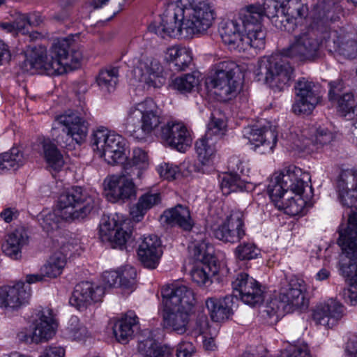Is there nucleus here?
Returning <instances> with one entry per match:
<instances>
[{
  "label": "nucleus",
  "instance_id": "nucleus-1",
  "mask_svg": "<svg viewBox=\"0 0 357 357\" xmlns=\"http://www.w3.org/2000/svg\"><path fill=\"white\" fill-rule=\"evenodd\" d=\"M342 13L339 10L321 1L314 11L310 24L294 36L289 45L280 54L264 56L258 61L256 76L275 91L287 88L292 79L294 69L282 59L287 57L300 62H312L319 56L324 36H328L329 25L337 21Z\"/></svg>",
  "mask_w": 357,
  "mask_h": 357
},
{
  "label": "nucleus",
  "instance_id": "nucleus-2",
  "mask_svg": "<svg viewBox=\"0 0 357 357\" xmlns=\"http://www.w3.org/2000/svg\"><path fill=\"white\" fill-rule=\"evenodd\" d=\"M77 48L73 36L58 38L53 43L48 55L43 47L33 50L24 61V66L26 70H44L49 75L63 74L68 68H76L79 65L82 54Z\"/></svg>",
  "mask_w": 357,
  "mask_h": 357
},
{
  "label": "nucleus",
  "instance_id": "nucleus-3",
  "mask_svg": "<svg viewBox=\"0 0 357 357\" xmlns=\"http://www.w3.org/2000/svg\"><path fill=\"white\" fill-rule=\"evenodd\" d=\"M98 204V200L88 195L79 186L72 187L61 194L58 200V214L43 213L39 220L44 231L50 233L60 227L61 220L75 221L84 219Z\"/></svg>",
  "mask_w": 357,
  "mask_h": 357
},
{
  "label": "nucleus",
  "instance_id": "nucleus-4",
  "mask_svg": "<svg viewBox=\"0 0 357 357\" xmlns=\"http://www.w3.org/2000/svg\"><path fill=\"white\" fill-rule=\"evenodd\" d=\"M162 295L164 326L178 334L185 333L195 304L194 292L185 285H175L162 289Z\"/></svg>",
  "mask_w": 357,
  "mask_h": 357
},
{
  "label": "nucleus",
  "instance_id": "nucleus-5",
  "mask_svg": "<svg viewBox=\"0 0 357 357\" xmlns=\"http://www.w3.org/2000/svg\"><path fill=\"white\" fill-rule=\"evenodd\" d=\"M164 118L162 109L151 98L131 107L123 123L124 132L138 141H145L153 134L158 137Z\"/></svg>",
  "mask_w": 357,
  "mask_h": 357
},
{
  "label": "nucleus",
  "instance_id": "nucleus-6",
  "mask_svg": "<svg viewBox=\"0 0 357 357\" xmlns=\"http://www.w3.org/2000/svg\"><path fill=\"white\" fill-rule=\"evenodd\" d=\"M305 283L301 279L292 278L282 285L278 298L272 299L264 312L270 324H275L285 313H290L304 304Z\"/></svg>",
  "mask_w": 357,
  "mask_h": 357
},
{
  "label": "nucleus",
  "instance_id": "nucleus-7",
  "mask_svg": "<svg viewBox=\"0 0 357 357\" xmlns=\"http://www.w3.org/2000/svg\"><path fill=\"white\" fill-rule=\"evenodd\" d=\"M310 180L307 174H303L301 169L289 165L280 173H275L271 178L267 186V192L275 207L281 203L285 194L290 190L301 196L304 192L305 187L308 186L304 179Z\"/></svg>",
  "mask_w": 357,
  "mask_h": 357
},
{
  "label": "nucleus",
  "instance_id": "nucleus-8",
  "mask_svg": "<svg viewBox=\"0 0 357 357\" xmlns=\"http://www.w3.org/2000/svg\"><path fill=\"white\" fill-rule=\"evenodd\" d=\"M211 83L219 100L226 102L234 98L240 88L241 67L233 61L225 60L216 63Z\"/></svg>",
  "mask_w": 357,
  "mask_h": 357
},
{
  "label": "nucleus",
  "instance_id": "nucleus-9",
  "mask_svg": "<svg viewBox=\"0 0 357 357\" xmlns=\"http://www.w3.org/2000/svg\"><path fill=\"white\" fill-rule=\"evenodd\" d=\"M181 2L184 16L185 36L206 32L215 20V10L206 0H183Z\"/></svg>",
  "mask_w": 357,
  "mask_h": 357
},
{
  "label": "nucleus",
  "instance_id": "nucleus-10",
  "mask_svg": "<svg viewBox=\"0 0 357 357\" xmlns=\"http://www.w3.org/2000/svg\"><path fill=\"white\" fill-rule=\"evenodd\" d=\"M183 0H167V8L160 17V22H153L148 29L162 38H187L184 16L181 2Z\"/></svg>",
  "mask_w": 357,
  "mask_h": 357
},
{
  "label": "nucleus",
  "instance_id": "nucleus-11",
  "mask_svg": "<svg viewBox=\"0 0 357 357\" xmlns=\"http://www.w3.org/2000/svg\"><path fill=\"white\" fill-rule=\"evenodd\" d=\"M266 16L265 3L250 4L241 8L238 18L243 28L247 43H251V47L262 49L265 45L266 33L262 29L261 21Z\"/></svg>",
  "mask_w": 357,
  "mask_h": 357
},
{
  "label": "nucleus",
  "instance_id": "nucleus-12",
  "mask_svg": "<svg viewBox=\"0 0 357 357\" xmlns=\"http://www.w3.org/2000/svg\"><path fill=\"white\" fill-rule=\"evenodd\" d=\"M267 3L266 8V17L278 29L289 33L294 31L298 24L307 14V8L302 4L300 0H293L289 5L282 7Z\"/></svg>",
  "mask_w": 357,
  "mask_h": 357
},
{
  "label": "nucleus",
  "instance_id": "nucleus-13",
  "mask_svg": "<svg viewBox=\"0 0 357 357\" xmlns=\"http://www.w3.org/2000/svg\"><path fill=\"white\" fill-rule=\"evenodd\" d=\"M234 298H240L245 304L255 306L264 301V291L261 284L248 273L236 274L231 283Z\"/></svg>",
  "mask_w": 357,
  "mask_h": 357
},
{
  "label": "nucleus",
  "instance_id": "nucleus-14",
  "mask_svg": "<svg viewBox=\"0 0 357 357\" xmlns=\"http://www.w3.org/2000/svg\"><path fill=\"white\" fill-rule=\"evenodd\" d=\"M213 235L225 243H236L245 236L244 215L233 211L220 224L211 226Z\"/></svg>",
  "mask_w": 357,
  "mask_h": 357
},
{
  "label": "nucleus",
  "instance_id": "nucleus-15",
  "mask_svg": "<svg viewBox=\"0 0 357 357\" xmlns=\"http://www.w3.org/2000/svg\"><path fill=\"white\" fill-rule=\"evenodd\" d=\"M101 241L108 242L113 248L123 250L130 238L132 230L126 222H119L114 217L104 216L99 226Z\"/></svg>",
  "mask_w": 357,
  "mask_h": 357
},
{
  "label": "nucleus",
  "instance_id": "nucleus-16",
  "mask_svg": "<svg viewBox=\"0 0 357 357\" xmlns=\"http://www.w3.org/2000/svg\"><path fill=\"white\" fill-rule=\"evenodd\" d=\"M296 102L292 109L296 114H309L320 101L319 87L304 77L299 79L294 86Z\"/></svg>",
  "mask_w": 357,
  "mask_h": 357
},
{
  "label": "nucleus",
  "instance_id": "nucleus-17",
  "mask_svg": "<svg viewBox=\"0 0 357 357\" xmlns=\"http://www.w3.org/2000/svg\"><path fill=\"white\" fill-rule=\"evenodd\" d=\"M87 119V112L82 110V112L78 111L66 112L65 114L57 116L56 121L58 124L63 127L62 131L66 135V137L80 144L85 141L88 134L89 123Z\"/></svg>",
  "mask_w": 357,
  "mask_h": 357
},
{
  "label": "nucleus",
  "instance_id": "nucleus-18",
  "mask_svg": "<svg viewBox=\"0 0 357 357\" xmlns=\"http://www.w3.org/2000/svg\"><path fill=\"white\" fill-rule=\"evenodd\" d=\"M339 238L337 241L342 251L349 257L357 256V212L351 211L346 223L338 228ZM351 284L357 288V271L351 278Z\"/></svg>",
  "mask_w": 357,
  "mask_h": 357
},
{
  "label": "nucleus",
  "instance_id": "nucleus-19",
  "mask_svg": "<svg viewBox=\"0 0 357 357\" xmlns=\"http://www.w3.org/2000/svg\"><path fill=\"white\" fill-rule=\"evenodd\" d=\"M243 133L252 146L251 149L256 153L268 154L273 151L277 142V134L271 126H248L244 128Z\"/></svg>",
  "mask_w": 357,
  "mask_h": 357
},
{
  "label": "nucleus",
  "instance_id": "nucleus-20",
  "mask_svg": "<svg viewBox=\"0 0 357 357\" xmlns=\"http://www.w3.org/2000/svg\"><path fill=\"white\" fill-rule=\"evenodd\" d=\"M158 137L167 145L181 152H184L192 143L189 131L181 122L168 121L163 124L160 128Z\"/></svg>",
  "mask_w": 357,
  "mask_h": 357
},
{
  "label": "nucleus",
  "instance_id": "nucleus-21",
  "mask_svg": "<svg viewBox=\"0 0 357 357\" xmlns=\"http://www.w3.org/2000/svg\"><path fill=\"white\" fill-rule=\"evenodd\" d=\"M104 183L105 196L111 202H124L136 197L134 182L125 176L112 175L105 179Z\"/></svg>",
  "mask_w": 357,
  "mask_h": 357
},
{
  "label": "nucleus",
  "instance_id": "nucleus-22",
  "mask_svg": "<svg viewBox=\"0 0 357 357\" xmlns=\"http://www.w3.org/2000/svg\"><path fill=\"white\" fill-rule=\"evenodd\" d=\"M104 294L103 287L84 281L75 286L69 303L78 310L82 311L93 303L101 301Z\"/></svg>",
  "mask_w": 357,
  "mask_h": 357
},
{
  "label": "nucleus",
  "instance_id": "nucleus-23",
  "mask_svg": "<svg viewBox=\"0 0 357 357\" xmlns=\"http://www.w3.org/2000/svg\"><path fill=\"white\" fill-rule=\"evenodd\" d=\"M33 326V331L31 335L26 337V342L39 343L51 339L55 334L56 327L52 310L45 309L36 313Z\"/></svg>",
  "mask_w": 357,
  "mask_h": 357
},
{
  "label": "nucleus",
  "instance_id": "nucleus-24",
  "mask_svg": "<svg viewBox=\"0 0 357 357\" xmlns=\"http://www.w3.org/2000/svg\"><path fill=\"white\" fill-rule=\"evenodd\" d=\"M91 137L92 146L100 157L103 158L107 163L114 164L111 147L114 144L123 143V137L102 126L97 128L93 132Z\"/></svg>",
  "mask_w": 357,
  "mask_h": 357
},
{
  "label": "nucleus",
  "instance_id": "nucleus-25",
  "mask_svg": "<svg viewBox=\"0 0 357 357\" xmlns=\"http://www.w3.org/2000/svg\"><path fill=\"white\" fill-rule=\"evenodd\" d=\"M326 47L329 52H336L349 59L357 56V40L351 33H339L328 29V36H324Z\"/></svg>",
  "mask_w": 357,
  "mask_h": 357
},
{
  "label": "nucleus",
  "instance_id": "nucleus-26",
  "mask_svg": "<svg viewBox=\"0 0 357 357\" xmlns=\"http://www.w3.org/2000/svg\"><path fill=\"white\" fill-rule=\"evenodd\" d=\"M31 296L29 285L17 282L13 286L0 287V307L17 309L26 303Z\"/></svg>",
  "mask_w": 357,
  "mask_h": 357
},
{
  "label": "nucleus",
  "instance_id": "nucleus-27",
  "mask_svg": "<svg viewBox=\"0 0 357 357\" xmlns=\"http://www.w3.org/2000/svg\"><path fill=\"white\" fill-rule=\"evenodd\" d=\"M342 316L343 305L333 298L317 305L313 310L312 314L316 324L328 328L333 327Z\"/></svg>",
  "mask_w": 357,
  "mask_h": 357
},
{
  "label": "nucleus",
  "instance_id": "nucleus-28",
  "mask_svg": "<svg viewBox=\"0 0 357 357\" xmlns=\"http://www.w3.org/2000/svg\"><path fill=\"white\" fill-rule=\"evenodd\" d=\"M219 33L223 43L231 50H236L241 52L246 50L248 47H251V43H247L245 40L247 34L241 35L240 23L237 19L221 22Z\"/></svg>",
  "mask_w": 357,
  "mask_h": 357
},
{
  "label": "nucleus",
  "instance_id": "nucleus-29",
  "mask_svg": "<svg viewBox=\"0 0 357 357\" xmlns=\"http://www.w3.org/2000/svg\"><path fill=\"white\" fill-rule=\"evenodd\" d=\"M161 242L156 235L144 236L137 250V255L142 265L154 269L162 256Z\"/></svg>",
  "mask_w": 357,
  "mask_h": 357
},
{
  "label": "nucleus",
  "instance_id": "nucleus-30",
  "mask_svg": "<svg viewBox=\"0 0 357 357\" xmlns=\"http://www.w3.org/2000/svg\"><path fill=\"white\" fill-rule=\"evenodd\" d=\"M235 301L232 294L223 298H208L206 301V306L209 312L211 319L220 322L229 319L234 313Z\"/></svg>",
  "mask_w": 357,
  "mask_h": 357
},
{
  "label": "nucleus",
  "instance_id": "nucleus-31",
  "mask_svg": "<svg viewBox=\"0 0 357 357\" xmlns=\"http://www.w3.org/2000/svg\"><path fill=\"white\" fill-rule=\"evenodd\" d=\"M328 97L331 101L337 102L338 110L343 116L349 113H354L356 102L353 93L344 91L343 82L341 80L331 82Z\"/></svg>",
  "mask_w": 357,
  "mask_h": 357
},
{
  "label": "nucleus",
  "instance_id": "nucleus-32",
  "mask_svg": "<svg viewBox=\"0 0 357 357\" xmlns=\"http://www.w3.org/2000/svg\"><path fill=\"white\" fill-rule=\"evenodd\" d=\"M161 220L172 227L176 226L186 231H190L194 226L189 208L181 204L165 210Z\"/></svg>",
  "mask_w": 357,
  "mask_h": 357
},
{
  "label": "nucleus",
  "instance_id": "nucleus-33",
  "mask_svg": "<svg viewBox=\"0 0 357 357\" xmlns=\"http://www.w3.org/2000/svg\"><path fill=\"white\" fill-rule=\"evenodd\" d=\"M163 68L160 61L152 57L142 56L134 72L140 82L154 86L153 78L163 76Z\"/></svg>",
  "mask_w": 357,
  "mask_h": 357
},
{
  "label": "nucleus",
  "instance_id": "nucleus-34",
  "mask_svg": "<svg viewBox=\"0 0 357 357\" xmlns=\"http://www.w3.org/2000/svg\"><path fill=\"white\" fill-rule=\"evenodd\" d=\"M29 236L23 228H18L10 233L2 244L3 252L10 259H20L22 257V249L28 244Z\"/></svg>",
  "mask_w": 357,
  "mask_h": 357
},
{
  "label": "nucleus",
  "instance_id": "nucleus-35",
  "mask_svg": "<svg viewBox=\"0 0 357 357\" xmlns=\"http://www.w3.org/2000/svg\"><path fill=\"white\" fill-rule=\"evenodd\" d=\"M165 61L172 72L185 70L192 62L191 52L185 47L172 46L165 54Z\"/></svg>",
  "mask_w": 357,
  "mask_h": 357
},
{
  "label": "nucleus",
  "instance_id": "nucleus-36",
  "mask_svg": "<svg viewBox=\"0 0 357 357\" xmlns=\"http://www.w3.org/2000/svg\"><path fill=\"white\" fill-rule=\"evenodd\" d=\"M138 329L137 317L129 312L114 324L113 333L119 342L126 344Z\"/></svg>",
  "mask_w": 357,
  "mask_h": 357
},
{
  "label": "nucleus",
  "instance_id": "nucleus-37",
  "mask_svg": "<svg viewBox=\"0 0 357 357\" xmlns=\"http://www.w3.org/2000/svg\"><path fill=\"white\" fill-rule=\"evenodd\" d=\"M188 250L189 258L197 264H217L214 248L205 240H195L191 242Z\"/></svg>",
  "mask_w": 357,
  "mask_h": 357
},
{
  "label": "nucleus",
  "instance_id": "nucleus-38",
  "mask_svg": "<svg viewBox=\"0 0 357 357\" xmlns=\"http://www.w3.org/2000/svg\"><path fill=\"white\" fill-rule=\"evenodd\" d=\"M346 188L350 190L349 198L344 199L347 204H355L357 202V170L346 169L340 174L337 181V189H340L342 197H344Z\"/></svg>",
  "mask_w": 357,
  "mask_h": 357
},
{
  "label": "nucleus",
  "instance_id": "nucleus-39",
  "mask_svg": "<svg viewBox=\"0 0 357 357\" xmlns=\"http://www.w3.org/2000/svg\"><path fill=\"white\" fill-rule=\"evenodd\" d=\"M43 157L47 164L55 171H59L64 165L63 156L50 139H45L41 142Z\"/></svg>",
  "mask_w": 357,
  "mask_h": 357
},
{
  "label": "nucleus",
  "instance_id": "nucleus-40",
  "mask_svg": "<svg viewBox=\"0 0 357 357\" xmlns=\"http://www.w3.org/2000/svg\"><path fill=\"white\" fill-rule=\"evenodd\" d=\"M119 82V68L102 70L96 77V83L104 93H110L116 89Z\"/></svg>",
  "mask_w": 357,
  "mask_h": 357
},
{
  "label": "nucleus",
  "instance_id": "nucleus-41",
  "mask_svg": "<svg viewBox=\"0 0 357 357\" xmlns=\"http://www.w3.org/2000/svg\"><path fill=\"white\" fill-rule=\"evenodd\" d=\"M220 189L223 195L248 190V184L234 173H225L220 177Z\"/></svg>",
  "mask_w": 357,
  "mask_h": 357
},
{
  "label": "nucleus",
  "instance_id": "nucleus-42",
  "mask_svg": "<svg viewBox=\"0 0 357 357\" xmlns=\"http://www.w3.org/2000/svg\"><path fill=\"white\" fill-rule=\"evenodd\" d=\"M66 256L62 252H56L50 257L40 271L47 278H56L61 274L66 264Z\"/></svg>",
  "mask_w": 357,
  "mask_h": 357
},
{
  "label": "nucleus",
  "instance_id": "nucleus-43",
  "mask_svg": "<svg viewBox=\"0 0 357 357\" xmlns=\"http://www.w3.org/2000/svg\"><path fill=\"white\" fill-rule=\"evenodd\" d=\"M218 271L217 264H197L191 271V277L197 284H206L211 282V278L218 274Z\"/></svg>",
  "mask_w": 357,
  "mask_h": 357
},
{
  "label": "nucleus",
  "instance_id": "nucleus-44",
  "mask_svg": "<svg viewBox=\"0 0 357 357\" xmlns=\"http://www.w3.org/2000/svg\"><path fill=\"white\" fill-rule=\"evenodd\" d=\"M24 158L22 151L17 147H13L9 152L0 155V172L4 170H15L23 165Z\"/></svg>",
  "mask_w": 357,
  "mask_h": 357
},
{
  "label": "nucleus",
  "instance_id": "nucleus-45",
  "mask_svg": "<svg viewBox=\"0 0 357 357\" xmlns=\"http://www.w3.org/2000/svg\"><path fill=\"white\" fill-rule=\"evenodd\" d=\"M199 72H193L176 77L172 81V88L181 93H190L199 85Z\"/></svg>",
  "mask_w": 357,
  "mask_h": 357
},
{
  "label": "nucleus",
  "instance_id": "nucleus-46",
  "mask_svg": "<svg viewBox=\"0 0 357 357\" xmlns=\"http://www.w3.org/2000/svg\"><path fill=\"white\" fill-rule=\"evenodd\" d=\"M215 140H211L206 136L198 139L195 143V150L199 160L206 165L211 160L215 154Z\"/></svg>",
  "mask_w": 357,
  "mask_h": 357
},
{
  "label": "nucleus",
  "instance_id": "nucleus-47",
  "mask_svg": "<svg viewBox=\"0 0 357 357\" xmlns=\"http://www.w3.org/2000/svg\"><path fill=\"white\" fill-rule=\"evenodd\" d=\"M236 259L250 261L261 255V250L252 242L241 243L234 251Z\"/></svg>",
  "mask_w": 357,
  "mask_h": 357
},
{
  "label": "nucleus",
  "instance_id": "nucleus-48",
  "mask_svg": "<svg viewBox=\"0 0 357 357\" xmlns=\"http://www.w3.org/2000/svg\"><path fill=\"white\" fill-rule=\"evenodd\" d=\"M241 357H255L254 354L245 351ZM280 357H312L307 344L298 343L289 344L280 354Z\"/></svg>",
  "mask_w": 357,
  "mask_h": 357
},
{
  "label": "nucleus",
  "instance_id": "nucleus-49",
  "mask_svg": "<svg viewBox=\"0 0 357 357\" xmlns=\"http://www.w3.org/2000/svg\"><path fill=\"white\" fill-rule=\"evenodd\" d=\"M87 328L79 321L77 317H72L68 326L64 331V335L73 340H82L88 336Z\"/></svg>",
  "mask_w": 357,
  "mask_h": 357
},
{
  "label": "nucleus",
  "instance_id": "nucleus-50",
  "mask_svg": "<svg viewBox=\"0 0 357 357\" xmlns=\"http://www.w3.org/2000/svg\"><path fill=\"white\" fill-rule=\"evenodd\" d=\"M226 123L222 118L217 117L215 113H212L211 121L208 123L207 130L205 133L206 137L215 140L221 139L225 132Z\"/></svg>",
  "mask_w": 357,
  "mask_h": 357
},
{
  "label": "nucleus",
  "instance_id": "nucleus-51",
  "mask_svg": "<svg viewBox=\"0 0 357 357\" xmlns=\"http://www.w3.org/2000/svg\"><path fill=\"white\" fill-rule=\"evenodd\" d=\"M305 204V200L301 197L297 199L294 197H288L285 202L282 201L281 203H278L276 206L279 210H283L285 213L295 216L300 214Z\"/></svg>",
  "mask_w": 357,
  "mask_h": 357
},
{
  "label": "nucleus",
  "instance_id": "nucleus-52",
  "mask_svg": "<svg viewBox=\"0 0 357 357\" xmlns=\"http://www.w3.org/2000/svg\"><path fill=\"white\" fill-rule=\"evenodd\" d=\"M147 169L146 167L139 166L136 164L126 162L123 165V172L121 176L126 177L133 181L135 179H141L144 172Z\"/></svg>",
  "mask_w": 357,
  "mask_h": 357
},
{
  "label": "nucleus",
  "instance_id": "nucleus-53",
  "mask_svg": "<svg viewBox=\"0 0 357 357\" xmlns=\"http://www.w3.org/2000/svg\"><path fill=\"white\" fill-rule=\"evenodd\" d=\"M347 260H342L340 264V274L346 278H352L357 272V256L354 257H349L345 253Z\"/></svg>",
  "mask_w": 357,
  "mask_h": 357
},
{
  "label": "nucleus",
  "instance_id": "nucleus-54",
  "mask_svg": "<svg viewBox=\"0 0 357 357\" xmlns=\"http://www.w3.org/2000/svg\"><path fill=\"white\" fill-rule=\"evenodd\" d=\"M333 139V134L326 128L319 127L312 139V142L318 146L328 144Z\"/></svg>",
  "mask_w": 357,
  "mask_h": 357
},
{
  "label": "nucleus",
  "instance_id": "nucleus-55",
  "mask_svg": "<svg viewBox=\"0 0 357 357\" xmlns=\"http://www.w3.org/2000/svg\"><path fill=\"white\" fill-rule=\"evenodd\" d=\"M136 276L137 273L135 268L130 267L121 275L119 286L125 289H132L135 284Z\"/></svg>",
  "mask_w": 357,
  "mask_h": 357
},
{
  "label": "nucleus",
  "instance_id": "nucleus-56",
  "mask_svg": "<svg viewBox=\"0 0 357 357\" xmlns=\"http://www.w3.org/2000/svg\"><path fill=\"white\" fill-rule=\"evenodd\" d=\"M161 201L160 194L158 192L156 193H151L147 192L142 195L138 202H139V205L142 206V208H145L146 211L151 208L155 205L159 204Z\"/></svg>",
  "mask_w": 357,
  "mask_h": 357
},
{
  "label": "nucleus",
  "instance_id": "nucleus-57",
  "mask_svg": "<svg viewBox=\"0 0 357 357\" xmlns=\"http://www.w3.org/2000/svg\"><path fill=\"white\" fill-rule=\"evenodd\" d=\"M28 27L29 26L28 24V18L26 15H19L14 21L13 25L9 24H3L4 29H8L10 31L11 29L13 28L22 34H26L29 32Z\"/></svg>",
  "mask_w": 357,
  "mask_h": 357
},
{
  "label": "nucleus",
  "instance_id": "nucleus-58",
  "mask_svg": "<svg viewBox=\"0 0 357 357\" xmlns=\"http://www.w3.org/2000/svg\"><path fill=\"white\" fill-rule=\"evenodd\" d=\"M125 139H123V143H119V144H114L111 147V152L112 155V159L114 160V164H110L111 165H116L119 164H123L126 159L127 158L125 154Z\"/></svg>",
  "mask_w": 357,
  "mask_h": 357
},
{
  "label": "nucleus",
  "instance_id": "nucleus-59",
  "mask_svg": "<svg viewBox=\"0 0 357 357\" xmlns=\"http://www.w3.org/2000/svg\"><path fill=\"white\" fill-rule=\"evenodd\" d=\"M160 176L168 181L176 178V174L179 173L178 167L169 163H164L158 168Z\"/></svg>",
  "mask_w": 357,
  "mask_h": 357
},
{
  "label": "nucleus",
  "instance_id": "nucleus-60",
  "mask_svg": "<svg viewBox=\"0 0 357 357\" xmlns=\"http://www.w3.org/2000/svg\"><path fill=\"white\" fill-rule=\"evenodd\" d=\"M127 162H132L139 166L142 165L146 168L149 167L147 153L139 148L133 149L132 158Z\"/></svg>",
  "mask_w": 357,
  "mask_h": 357
},
{
  "label": "nucleus",
  "instance_id": "nucleus-61",
  "mask_svg": "<svg viewBox=\"0 0 357 357\" xmlns=\"http://www.w3.org/2000/svg\"><path fill=\"white\" fill-rule=\"evenodd\" d=\"M340 296L346 303L355 305L357 304V288L351 284L349 288H344L340 292Z\"/></svg>",
  "mask_w": 357,
  "mask_h": 357
},
{
  "label": "nucleus",
  "instance_id": "nucleus-62",
  "mask_svg": "<svg viewBox=\"0 0 357 357\" xmlns=\"http://www.w3.org/2000/svg\"><path fill=\"white\" fill-rule=\"evenodd\" d=\"M121 275L118 271H105L102 274V280L109 287H117L119 284Z\"/></svg>",
  "mask_w": 357,
  "mask_h": 357
},
{
  "label": "nucleus",
  "instance_id": "nucleus-63",
  "mask_svg": "<svg viewBox=\"0 0 357 357\" xmlns=\"http://www.w3.org/2000/svg\"><path fill=\"white\" fill-rule=\"evenodd\" d=\"M155 344L153 339L139 340L138 351L144 357H149L150 350L152 351Z\"/></svg>",
  "mask_w": 357,
  "mask_h": 357
},
{
  "label": "nucleus",
  "instance_id": "nucleus-64",
  "mask_svg": "<svg viewBox=\"0 0 357 357\" xmlns=\"http://www.w3.org/2000/svg\"><path fill=\"white\" fill-rule=\"evenodd\" d=\"M194 347L190 342H182L179 344L176 349L177 357H191Z\"/></svg>",
  "mask_w": 357,
  "mask_h": 357
}]
</instances>
